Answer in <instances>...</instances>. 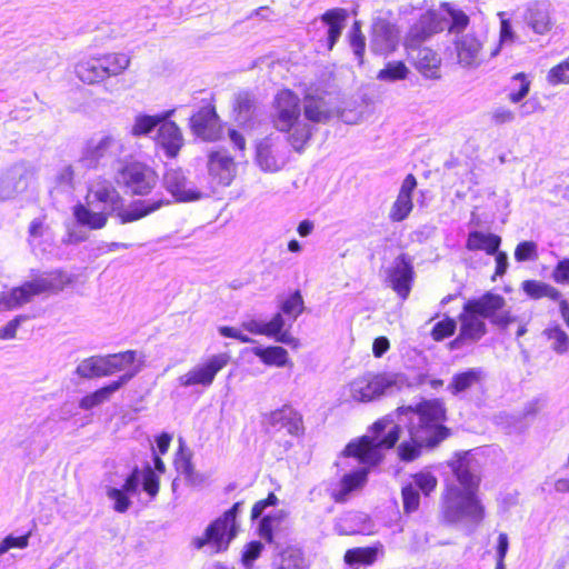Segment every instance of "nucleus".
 <instances>
[{"label":"nucleus","instance_id":"obj_1","mask_svg":"<svg viewBox=\"0 0 569 569\" xmlns=\"http://www.w3.org/2000/svg\"><path fill=\"white\" fill-rule=\"evenodd\" d=\"M450 466L455 480L447 483L442 495L443 517L450 523L463 519L479 523L485 511L477 497L480 480L472 470L469 453L458 455Z\"/></svg>","mask_w":569,"mask_h":569},{"label":"nucleus","instance_id":"obj_2","mask_svg":"<svg viewBox=\"0 0 569 569\" xmlns=\"http://www.w3.org/2000/svg\"><path fill=\"white\" fill-rule=\"evenodd\" d=\"M403 410L408 416L410 440L400 443L398 455L402 461H412L423 447H435L447 438L448 429L443 426L446 409L440 400L432 399Z\"/></svg>","mask_w":569,"mask_h":569},{"label":"nucleus","instance_id":"obj_3","mask_svg":"<svg viewBox=\"0 0 569 569\" xmlns=\"http://www.w3.org/2000/svg\"><path fill=\"white\" fill-rule=\"evenodd\" d=\"M273 127L287 133V141L298 152L305 150L315 133V127L302 119L301 100L289 89L280 90L271 107Z\"/></svg>","mask_w":569,"mask_h":569},{"label":"nucleus","instance_id":"obj_4","mask_svg":"<svg viewBox=\"0 0 569 569\" xmlns=\"http://www.w3.org/2000/svg\"><path fill=\"white\" fill-rule=\"evenodd\" d=\"M400 427L388 418L378 420L371 430L357 441H351L343 450L345 457H353L366 466H376L383 452L392 448L399 439Z\"/></svg>","mask_w":569,"mask_h":569},{"label":"nucleus","instance_id":"obj_5","mask_svg":"<svg viewBox=\"0 0 569 569\" xmlns=\"http://www.w3.org/2000/svg\"><path fill=\"white\" fill-rule=\"evenodd\" d=\"M70 277L60 270L48 272L31 271L30 279L21 286L0 293V310H12L33 300L40 295H52L61 291L68 283Z\"/></svg>","mask_w":569,"mask_h":569},{"label":"nucleus","instance_id":"obj_6","mask_svg":"<svg viewBox=\"0 0 569 569\" xmlns=\"http://www.w3.org/2000/svg\"><path fill=\"white\" fill-rule=\"evenodd\" d=\"M442 11L429 10L410 27L405 41L412 47L422 43L433 34L446 29L450 33H461L469 24V17L461 10L450 8L448 3L442 6Z\"/></svg>","mask_w":569,"mask_h":569},{"label":"nucleus","instance_id":"obj_7","mask_svg":"<svg viewBox=\"0 0 569 569\" xmlns=\"http://www.w3.org/2000/svg\"><path fill=\"white\" fill-rule=\"evenodd\" d=\"M123 141L110 133H99L88 139L77 160V169L97 170L119 162L124 152Z\"/></svg>","mask_w":569,"mask_h":569},{"label":"nucleus","instance_id":"obj_8","mask_svg":"<svg viewBox=\"0 0 569 569\" xmlns=\"http://www.w3.org/2000/svg\"><path fill=\"white\" fill-rule=\"evenodd\" d=\"M243 502H236L221 517L211 522L201 537L193 539L197 549L208 546L213 553L228 549L230 542L238 535L237 517L242 511Z\"/></svg>","mask_w":569,"mask_h":569},{"label":"nucleus","instance_id":"obj_9","mask_svg":"<svg viewBox=\"0 0 569 569\" xmlns=\"http://www.w3.org/2000/svg\"><path fill=\"white\" fill-rule=\"evenodd\" d=\"M397 383V377L391 373H366L353 379L343 390L346 401L369 402L388 392Z\"/></svg>","mask_w":569,"mask_h":569},{"label":"nucleus","instance_id":"obj_10","mask_svg":"<svg viewBox=\"0 0 569 569\" xmlns=\"http://www.w3.org/2000/svg\"><path fill=\"white\" fill-rule=\"evenodd\" d=\"M136 351L128 350L106 357H89L78 365L76 373L81 378L91 379L96 377H108L123 370L129 372L134 368L132 366L136 361Z\"/></svg>","mask_w":569,"mask_h":569},{"label":"nucleus","instance_id":"obj_11","mask_svg":"<svg viewBox=\"0 0 569 569\" xmlns=\"http://www.w3.org/2000/svg\"><path fill=\"white\" fill-rule=\"evenodd\" d=\"M114 179L134 194H147L157 184L158 176L150 167L131 162L118 169Z\"/></svg>","mask_w":569,"mask_h":569},{"label":"nucleus","instance_id":"obj_12","mask_svg":"<svg viewBox=\"0 0 569 569\" xmlns=\"http://www.w3.org/2000/svg\"><path fill=\"white\" fill-rule=\"evenodd\" d=\"M230 359L231 357L227 352L212 355L180 376L178 378L179 385L184 388L193 386L210 387L217 373L229 363Z\"/></svg>","mask_w":569,"mask_h":569},{"label":"nucleus","instance_id":"obj_13","mask_svg":"<svg viewBox=\"0 0 569 569\" xmlns=\"http://www.w3.org/2000/svg\"><path fill=\"white\" fill-rule=\"evenodd\" d=\"M399 41L400 31L395 23L381 16L372 19L369 47L375 54L387 57L393 53Z\"/></svg>","mask_w":569,"mask_h":569},{"label":"nucleus","instance_id":"obj_14","mask_svg":"<svg viewBox=\"0 0 569 569\" xmlns=\"http://www.w3.org/2000/svg\"><path fill=\"white\" fill-rule=\"evenodd\" d=\"M469 309L477 311L483 319H489L492 323L498 326H507L512 321V318L505 309L506 300L502 296L487 292L477 299L467 301Z\"/></svg>","mask_w":569,"mask_h":569},{"label":"nucleus","instance_id":"obj_15","mask_svg":"<svg viewBox=\"0 0 569 569\" xmlns=\"http://www.w3.org/2000/svg\"><path fill=\"white\" fill-rule=\"evenodd\" d=\"M460 331L450 342L451 349H459L466 343H475L487 332L485 319L466 302L459 316Z\"/></svg>","mask_w":569,"mask_h":569},{"label":"nucleus","instance_id":"obj_16","mask_svg":"<svg viewBox=\"0 0 569 569\" xmlns=\"http://www.w3.org/2000/svg\"><path fill=\"white\" fill-rule=\"evenodd\" d=\"M263 422L270 433L286 431L290 436H299L303 430L301 415L288 405L266 415Z\"/></svg>","mask_w":569,"mask_h":569},{"label":"nucleus","instance_id":"obj_17","mask_svg":"<svg viewBox=\"0 0 569 569\" xmlns=\"http://www.w3.org/2000/svg\"><path fill=\"white\" fill-rule=\"evenodd\" d=\"M405 48L408 60L423 77L429 79L440 78L441 59L437 52L428 47H421V43H415L410 47L408 41H405Z\"/></svg>","mask_w":569,"mask_h":569},{"label":"nucleus","instance_id":"obj_18","mask_svg":"<svg viewBox=\"0 0 569 569\" xmlns=\"http://www.w3.org/2000/svg\"><path fill=\"white\" fill-rule=\"evenodd\" d=\"M163 186L180 202L196 201L202 198V192L187 179L181 169L167 170L163 176Z\"/></svg>","mask_w":569,"mask_h":569},{"label":"nucleus","instance_id":"obj_19","mask_svg":"<svg viewBox=\"0 0 569 569\" xmlns=\"http://www.w3.org/2000/svg\"><path fill=\"white\" fill-rule=\"evenodd\" d=\"M256 161L266 172L279 171L287 163L283 146L272 138L261 140L257 146Z\"/></svg>","mask_w":569,"mask_h":569},{"label":"nucleus","instance_id":"obj_20","mask_svg":"<svg viewBox=\"0 0 569 569\" xmlns=\"http://www.w3.org/2000/svg\"><path fill=\"white\" fill-rule=\"evenodd\" d=\"M302 119L311 123L316 129V124H325L333 117V109L323 94L307 93L301 102Z\"/></svg>","mask_w":569,"mask_h":569},{"label":"nucleus","instance_id":"obj_21","mask_svg":"<svg viewBox=\"0 0 569 569\" xmlns=\"http://www.w3.org/2000/svg\"><path fill=\"white\" fill-rule=\"evenodd\" d=\"M412 273L411 259L405 253L395 259L388 271V281L390 287L402 299H406L410 293Z\"/></svg>","mask_w":569,"mask_h":569},{"label":"nucleus","instance_id":"obj_22","mask_svg":"<svg viewBox=\"0 0 569 569\" xmlns=\"http://www.w3.org/2000/svg\"><path fill=\"white\" fill-rule=\"evenodd\" d=\"M455 50L460 66L463 68H476L480 64V52L482 41L473 33H456Z\"/></svg>","mask_w":569,"mask_h":569},{"label":"nucleus","instance_id":"obj_23","mask_svg":"<svg viewBox=\"0 0 569 569\" xmlns=\"http://www.w3.org/2000/svg\"><path fill=\"white\" fill-rule=\"evenodd\" d=\"M521 17L526 26L540 36L551 31L555 24L551 18L550 4L546 2L529 3Z\"/></svg>","mask_w":569,"mask_h":569},{"label":"nucleus","instance_id":"obj_24","mask_svg":"<svg viewBox=\"0 0 569 569\" xmlns=\"http://www.w3.org/2000/svg\"><path fill=\"white\" fill-rule=\"evenodd\" d=\"M417 187V179L413 174H408L400 187L397 199L389 211V219L392 222H401L409 217L413 209L412 192Z\"/></svg>","mask_w":569,"mask_h":569},{"label":"nucleus","instance_id":"obj_25","mask_svg":"<svg viewBox=\"0 0 569 569\" xmlns=\"http://www.w3.org/2000/svg\"><path fill=\"white\" fill-rule=\"evenodd\" d=\"M156 144L168 158H176L184 144L180 128L173 121L163 120L158 128Z\"/></svg>","mask_w":569,"mask_h":569},{"label":"nucleus","instance_id":"obj_26","mask_svg":"<svg viewBox=\"0 0 569 569\" xmlns=\"http://www.w3.org/2000/svg\"><path fill=\"white\" fill-rule=\"evenodd\" d=\"M208 171L219 184L229 186L236 176V164L226 151H211L208 154Z\"/></svg>","mask_w":569,"mask_h":569},{"label":"nucleus","instance_id":"obj_27","mask_svg":"<svg viewBox=\"0 0 569 569\" xmlns=\"http://www.w3.org/2000/svg\"><path fill=\"white\" fill-rule=\"evenodd\" d=\"M192 132L206 141H213L219 137L218 117L211 107H203L190 119Z\"/></svg>","mask_w":569,"mask_h":569},{"label":"nucleus","instance_id":"obj_28","mask_svg":"<svg viewBox=\"0 0 569 569\" xmlns=\"http://www.w3.org/2000/svg\"><path fill=\"white\" fill-rule=\"evenodd\" d=\"M140 371V366H134V368L122 375L118 380L112 381L108 386H104L94 392L84 396L80 402L79 407L83 410H90L110 399V397L118 391L121 387L128 383L138 372Z\"/></svg>","mask_w":569,"mask_h":569},{"label":"nucleus","instance_id":"obj_29","mask_svg":"<svg viewBox=\"0 0 569 569\" xmlns=\"http://www.w3.org/2000/svg\"><path fill=\"white\" fill-rule=\"evenodd\" d=\"M119 199V193L108 181L93 184L86 196L88 206H94L108 214L116 209Z\"/></svg>","mask_w":569,"mask_h":569},{"label":"nucleus","instance_id":"obj_30","mask_svg":"<svg viewBox=\"0 0 569 569\" xmlns=\"http://www.w3.org/2000/svg\"><path fill=\"white\" fill-rule=\"evenodd\" d=\"M369 469L363 467L355 472L345 475L338 487L331 491V498L338 502L342 503L347 501L349 495L361 487L367 482Z\"/></svg>","mask_w":569,"mask_h":569},{"label":"nucleus","instance_id":"obj_31","mask_svg":"<svg viewBox=\"0 0 569 569\" xmlns=\"http://www.w3.org/2000/svg\"><path fill=\"white\" fill-rule=\"evenodd\" d=\"M320 19L326 26H328L327 44L328 49L331 50L338 42L345 29V24L348 19V11L343 8H333L327 10Z\"/></svg>","mask_w":569,"mask_h":569},{"label":"nucleus","instance_id":"obj_32","mask_svg":"<svg viewBox=\"0 0 569 569\" xmlns=\"http://www.w3.org/2000/svg\"><path fill=\"white\" fill-rule=\"evenodd\" d=\"M108 213L94 208V206H88V203H78L73 207V217L76 221L91 230L102 229L108 221Z\"/></svg>","mask_w":569,"mask_h":569},{"label":"nucleus","instance_id":"obj_33","mask_svg":"<svg viewBox=\"0 0 569 569\" xmlns=\"http://www.w3.org/2000/svg\"><path fill=\"white\" fill-rule=\"evenodd\" d=\"M74 72L78 79L87 84H94L106 79L99 57L79 61L74 67Z\"/></svg>","mask_w":569,"mask_h":569},{"label":"nucleus","instance_id":"obj_34","mask_svg":"<svg viewBox=\"0 0 569 569\" xmlns=\"http://www.w3.org/2000/svg\"><path fill=\"white\" fill-rule=\"evenodd\" d=\"M271 569H307V563L299 548L288 547L274 557Z\"/></svg>","mask_w":569,"mask_h":569},{"label":"nucleus","instance_id":"obj_35","mask_svg":"<svg viewBox=\"0 0 569 569\" xmlns=\"http://www.w3.org/2000/svg\"><path fill=\"white\" fill-rule=\"evenodd\" d=\"M501 239L492 233H483L481 231H472L469 233L466 247L468 250H483L488 254H495L498 251Z\"/></svg>","mask_w":569,"mask_h":569},{"label":"nucleus","instance_id":"obj_36","mask_svg":"<svg viewBox=\"0 0 569 569\" xmlns=\"http://www.w3.org/2000/svg\"><path fill=\"white\" fill-rule=\"evenodd\" d=\"M543 337L549 342L552 351L565 355L569 351V335L559 323H550L543 331Z\"/></svg>","mask_w":569,"mask_h":569},{"label":"nucleus","instance_id":"obj_37","mask_svg":"<svg viewBox=\"0 0 569 569\" xmlns=\"http://www.w3.org/2000/svg\"><path fill=\"white\" fill-rule=\"evenodd\" d=\"M173 111H168L162 116L137 114L130 128V133L133 137H141L150 133L156 127L160 126L163 120L172 114Z\"/></svg>","mask_w":569,"mask_h":569},{"label":"nucleus","instance_id":"obj_38","mask_svg":"<svg viewBox=\"0 0 569 569\" xmlns=\"http://www.w3.org/2000/svg\"><path fill=\"white\" fill-rule=\"evenodd\" d=\"M164 204L163 200H157V201H140L131 206L130 208L123 210L119 213V218L121 220V223H128L136 221L156 210L161 208Z\"/></svg>","mask_w":569,"mask_h":569},{"label":"nucleus","instance_id":"obj_39","mask_svg":"<svg viewBox=\"0 0 569 569\" xmlns=\"http://www.w3.org/2000/svg\"><path fill=\"white\" fill-rule=\"evenodd\" d=\"M523 292L531 299L549 298L559 300L561 293L552 286L538 280H526L521 283Z\"/></svg>","mask_w":569,"mask_h":569},{"label":"nucleus","instance_id":"obj_40","mask_svg":"<svg viewBox=\"0 0 569 569\" xmlns=\"http://www.w3.org/2000/svg\"><path fill=\"white\" fill-rule=\"evenodd\" d=\"M99 58L104 78L121 74L130 66V58L124 53H109Z\"/></svg>","mask_w":569,"mask_h":569},{"label":"nucleus","instance_id":"obj_41","mask_svg":"<svg viewBox=\"0 0 569 569\" xmlns=\"http://www.w3.org/2000/svg\"><path fill=\"white\" fill-rule=\"evenodd\" d=\"M482 378V371L478 368L469 369L468 371L457 373L453 376L452 381L448 389L453 393H460L468 390L473 385L478 383Z\"/></svg>","mask_w":569,"mask_h":569},{"label":"nucleus","instance_id":"obj_42","mask_svg":"<svg viewBox=\"0 0 569 569\" xmlns=\"http://www.w3.org/2000/svg\"><path fill=\"white\" fill-rule=\"evenodd\" d=\"M23 188L24 183L18 171H9L0 176V200L13 198Z\"/></svg>","mask_w":569,"mask_h":569},{"label":"nucleus","instance_id":"obj_43","mask_svg":"<svg viewBox=\"0 0 569 569\" xmlns=\"http://www.w3.org/2000/svg\"><path fill=\"white\" fill-rule=\"evenodd\" d=\"M284 319L281 313H276L269 322H266V331L268 337H272L276 341L292 345L296 339L288 330H283Z\"/></svg>","mask_w":569,"mask_h":569},{"label":"nucleus","instance_id":"obj_44","mask_svg":"<svg viewBox=\"0 0 569 569\" xmlns=\"http://www.w3.org/2000/svg\"><path fill=\"white\" fill-rule=\"evenodd\" d=\"M377 559V549L371 547L353 548L345 553V562L352 567L355 565L370 566Z\"/></svg>","mask_w":569,"mask_h":569},{"label":"nucleus","instance_id":"obj_45","mask_svg":"<svg viewBox=\"0 0 569 569\" xmlns=\"http://www.w3.org/2000/svg\"><path fill=\"white\" fill-rule=\"evenodd\" d=\"M409 73L410 71L403 62L391 61L378 72L377 79L380 81L395 82L407 79Z\"/></svg>","mask_w":569,"mask_h":569},{"label":"nucleus","instance_id":"obj_46","mask_svg":"<svg viewBox=\"0 0 569 569\" xmlns=\"http://www.w3.org/2000/svg\"><path fill=\"white\" fill-rule=\"evenodd\" d=\"M349 44L359 64L363 63L366 51V37L361 30V22L355 21L349 32Z\"/></svg>","mask_w":569,"mask_h":569},{"label":"nucleus","instance_id":"obj_47","mask_svg":"<svg viewBox=\"0 0 569 569\" xmlns=\"http://www.w3.org/2000/svg\"><path fill=\"white\" fill-rule=\"evenodd\" d=\"M500 17V31H499V41L495 49L491 51L490 57H497L505 44H512L517 40V34L513 31L511 21L505 18V12H499Z\"/></svg>","mask_w":569,"mask_h":569},{"label":"nucleus","instance_id":"obj_48","mask_svg":"<svg viewBox=\"0 0 569 569\" xmlns=\"http://www.w3.org/2000/svg\"><path fill=\"white\" fill-rule=\"evenodd\" d=\"M254 353L267 365L282 367L287 362L288 352L282 347H268L256 349Z\"/></svg>","mask_w":569,"mask_h":569},{"label":"nucleus","instance_id":"obj_49","mask_svg":"<svg viewBox=\"0 0 569 569\" xmlns=\"http://www.w3.org/2000/svg\"><path fill=\"white\" fill-rule=\"evenodd\" d=\"M305 309L303 299L300 291H295L288 299L281 305V311L291 318L293 322Z\"/></svg>","mask_w":569,"mask_h":569},{"label":"nucleus","instance_id":"obj_50","mask_svg":"<svg viewBox=\"0 0 569 569\" xmlns=\"http://www.w3.org/2000/svg\"><path fill=\"white\" fill-rule=\"evenodd\" d=\"M547 81L551 86L569 83V57L549 70Z\"/></svg>","mask_w":569,"mask_h":569},{"label":"nucleus","instance_id":"obj_51","mask_svg":"<svg viewBox=\"0 0 569 569\" xmlns=\"http://www.w3.org/2000/svg\"><path fill=\"white\" fill-rule=\"evenodd\" d=\"M437 478L430 472H419L413 476L412 481L409 483L416 487V490L422 491L428 496L437 487Z\"/></svg>","mask_w":569,"mask_h":569},{"label":"nucleus","instance_id":"obj_52","mask_svg":"<svg viewBox=\"0 0 569 569\" xmlns=\"http://www.w3.org/2000/svg\"><path fill=\"white\" fill-rule=\"evenodd\" d=\"M511 81L513 83H518L519 87H518V89L510 91V93L508 94V99L512 103H518L529 93L530 81L527 79L526 74L522 72L515 74L512 77Z\"/></svg>","mask_w":569,"mask_h":569},{"label":"nucleus","instance_id":"obj_53","mask_svg":"<svg viewBox=\"0 0 569 569\" xmlns=\"http://www.w3.org/2000/svg\"><path fill=\"white\" fill-rule=\"evenodd\" d=\"M402 502L406 513H411L418 510L420 505V495L419 491L416 490L415 486L408 483L402 488Z\"/></svg>","mask_w":569,"mask_h":569},{"label":"nucleus","instance_id":"obj_54","mask_svg":"<svg viewBox=\"0 0 569 569\" xmlns=\"http://www.w3.org/2000/svg\"><path fill=\"white\" fill-rule=\"evenodd\" d=\"M106 493H107V497L114 502L113 509L116 511L122 513L129 509L131 501L129 500V498L127 496L128 493H126L121 489L112 488V487H108Z\"/></svg>","mask_w":569,"mask_h":569},{"label":"nucleus","instance_id":"obj_55","mask_svg":"<svg viewBox=\"0 0 569 569\" xmlns=\"http://www.w3.org/2000/svg\"><path fill=\"white\" fill-rule=\"evenodd\" d=\"M457 328V323L451 318H446L442 321H439L435 325L431 331V337L436 341H441L447 337L453 335Z\"/></svg>","mask_w":569,"mask_h":569},{"label":"nucleus","instance_id":"obj_56","mask_svg":"<svg viewBox=\"0 0 569 569\" xmlns=\"http://www.w3.org/2000/svg\"><path fill=\"white\" fill-rule=\"evenodd\" d=\"M263 545L260 541H251L242 552V565L246 569H252L253 562L260 557Z\"/></svg>","mask_w":569,"mask_h":569},{"label":"nucleus","instance_id":"obj_57","mask_svg":"<svg viewBox=\"0 0 569 569\" xmlns=\"http://www.w3.org/2000/svg\"><path fill=\"white\" fill-rule=\"evenodd\" d=\"M177 470L186 477L188 481L191 483H198L200 481L199 475L196 472L193 465L190 460V457H186L182 455L179 459L176 460Z\"/></svg>","mask_w":569,"mask_h":569},{"label":"nucleus","instance_id":"obj_58","mask_svg":"<svg viewBox=\"0 0 569 569\" xmlns=\"http://www.w3.org/2000/svg\"><path fill=\"white\" fill-rule=\"evenodd\" d=\"M538 257L537 244L533 241H522L515 250L517 261L535 260Z\"/></svg>","mask_w":569,"mask_h":569},{"label":"nucleus","instance_id":"obj_59","mask_svg":"<svg viewBox=\"0 0 569 569\" xmlns=\"http://www.w3.org/2000/svg\"><path fill=\"white\" fill-rule=\"evenodd\" d=\"M29 537L30 533H27L21 537H13V536H7L1 542H0V556L8 552L11 548H20L24 549L29 545Z\"/></svg>","mask_w":569,"mask_h":569},{"label":"nucleus","instance_id":"obj_60","mask_svg":"<svg viewBox=\"0 0 569 569\" xmlns=\"http://www.w3.org/2000/svg\"><path fill=\"white\" fill-rule=\"evenodd\" d=\"M87 169H77V162L72 164H67L61 168L60 172L57 176V181L63 186H72L73 179L76 176L84 174Z\"/></svg>","mask_w":569,"mask_h":569},{"label":"nucleus","instance_id":"obj_61","mask_svg":"<svg viewBox=\"0 0 569 569\" xmlns=\"http://www.w3.org/2000/svg\"><path fill=\"white\" fill-rule=\"evenodd\" d=\"M253 108V100L248 93H240L237 97L236 110L239 113L240 121H247Z\"/></svg>","mask_w":569,"mask_h":569},{"label":"nucleus","instance_id":"obj_62","mask_svg":"<svg viewBox=\"0 0 569 569\" xmlns=\"http://www.w3.org/2000/svg\"><path fill=\"white\" fill-rule=\"evenodd\" d=\"M143 490L152 498L156 497L159 491V479L150 467H147L143 473Z\"/></svg>","mask_w":569,"mask_h":569},{"label":"nucleus","instance_id":"obj_63","mask_svg":"<svg viewBox=\"0 0 569 569\" xmlns=\"http://www.w3.org/2000/svg\"><path fill=\"white\" fill-rule=\"evenodd\" d=\"M27 320L24 316H17L0 329V339H13L20 325Z\"/></svg>","mask_w":569,"mask_h":569},{"label":"nucleus","instance_id":"obj_64","mask_svg":"<svg viewBox=\"0 0 569 569\" xmlns=\"http://www.w3.org/2000/svg\"><path fill=\"white\" fill-rule=\"evenodd\" d=\"M556 282L569 283V259L560 261L552 272Z\"/></svg>","mask_w":569,"mask_h":569}]
</instances>
